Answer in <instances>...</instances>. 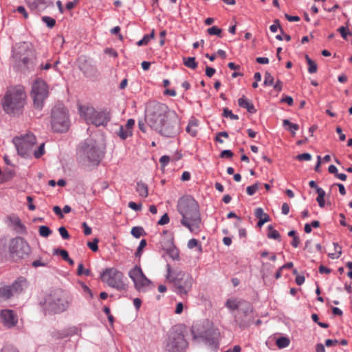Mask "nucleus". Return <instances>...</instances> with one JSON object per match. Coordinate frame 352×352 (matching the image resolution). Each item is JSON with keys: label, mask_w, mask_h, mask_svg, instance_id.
Here are the masks:
<instances>
[{"label": "nucleus", "mask_w": 352, "mask_h": 352, "mask_svg": "<svg viewBox=\"0 0 352 352\" xmlns=\"http://www.w3.org/2000/svg\"><path fill=\"white\" fill-rule=\"evenodd\" d=\"M177 207L178 212L182 215L181 224L190 232L199 233L202 221L197 201L191 196L182 197L179 199Z\"/></svg>", "instance_id": "obj_1"}, {"label": "nucleus", "mask_w": 352, "mask_h": 352, "mask_svg": "<svg viewBox=\"0 0 352 352\" xmlns=\"http://www.w3.org/2000/svg\"><path fill=\"white\" fill-rule=\"evenodd\" d=\"M26 99L27 95L23 86L10 87L1 100L2 108L9 115L18 114L23 109Z\"/></svg>", "instance_id": "obj_2"}, {"label": "nucleus", "mask_w": 352, "mask_h": 352, "mask_svg": "<svg viewBox=\"0 0 352 352\" xmlns=\"http://www.w3.org/2000/svg\"><path fill=\"white\" fill-rule=\"evenodd\" d=\"M71 302L72 298L67 293L56 289L47 295L41 303L45 313L59 314L65 311Z\"/></svg>", "instance_id": "obj_3"}, {"label": "nucleus", "mask_w": 352, "mask_h": 352, "mask_svg": "<svg viewBox=\"0 0 352 352\" xmlns=\"http://www.w3.org/2000/svg\"><path fill=\"white\" fill-rule=\"evenodd\" d=\"M166 278L173 283L175 292L182 297L186 296L193 285L192 277L184 272L173 270L169 264L166 265Z\"/></svg>", "instance_id": "obj_4"}, {"label": "nucleus", "mask_w": 352, "mask_h": 352, "mask_svg": "<svg viewBox=\"0 0 352 352\" xmlns=\"http://www.w3.org/2000/svg\"><path fill=\"white\" fill-rule=\"evenodd\" d=\"M170 112L168 107L164 104L151 102L146 109V120L151 128L157 131L162 128V124Z\"/></svg>", "instance_id": "obj_5"}, {"label": "nucleus", "mask_w": 352, "mask_h": 352, "mask_svg": "<svg viewBox=\"0 0 352 352\" xmlns=\"http://www.w3.org/2000/svg\"><path fill=\"white\" fill-rule=\"evenodd\" d=\"M82 152V163L88 167L98 166L103 157V153L92 140L85 142Z\"/></svg>", "instance_id": "obj_6"}, {"label": "nucleus", "mask_w": 352, "mask_h": 352, "mask_svg": "<svg viewBox=\"0 0 352 352\" xmlns=\"http://www.w3.org/2000/svg\"><path fill=\"white\" fill-rule=\"evenodd\" d=\"M102 282L118 291L126 290L127 285L124 282L123 273L114 267L107 268L100 275Z\"/></svg>", "instance_id": "obj_7"}, {"label": "nucleus", "mask_w": 352, "mask_h": 352, "mask_svg": "<svg viewBox=\"0 0 352 352\" xmlns=\"http://www.w3.org/2000/svg\"><path fill=\"white\" fill-rule=\"evenodd\" d=\"M69 126L68 111L63 106L54 107L52 111V128L56 132H65Z\"/></svg>", "instance_id": "obj_8"}, {"label": "nucleus", "mask_w": 352, "mask_h": 352, "mask_svg": "<svg viewBox=\"0 0 352 352\" xmlns=\"http://www.w3.org/2000/svg\"><path fill=\"white\" fill-rule=\"evenodd\" d=\"M128 275L133 280L135 289L138 292H146L152 284L139 265H136L131 269Z\"/></svg>", "instance_id": "obj_9"}, {"label": "nucleus", "mask_w": 352, "mask_h": 352, "mask_svg": "<svg viewBox=\"0 0 352 352\" xmlns=\"http://www.w3.org/2000/svg\"><path fill=\"white\" fill-rule=\"evenodd\" d=\"M48 87L45 82L37 80L33 83L31 96L35 107L41 109L43 106L44 100L48 97Z\"/></svg>", "instance_id": "obj_10"}, {"label": "nucleus", "mask_w": 352, "mask_h": 352, "mask_svg": "<svg viewBox=\"0 0 352 352\" xmlns=\"http://www.w3.org/2000/svg\"><path fill=\"white\" fill-rule=\"evenodd\" d=\"M179 120L175 112H170L163 122L162 128L157 130L166 137H173L179 132Z\"/></svg>", "instance_id": "obj_11"}, {"label": "nucleus", "mask_w": 352, "mask_h": 352, "mask_svg": "<svg viewBox=\"0 0 352 352\" xmlns=\"http://www.w3.org/2000/svg\"><path fill=\"white\" fill-rule=\"evenodd\" d=\"M13 142L16 147L18 153L25 157L29 155L32 151L33 146L36 142V139L34 134L29 133L25 135L14 138Z\"/></svg>", "instance_id": "obj_12"}, {"label": "nucleus", "mask_w": 352, "mask_h": 352, "mask_svg": "<svg viewBox=\"0 0 352 352\" xmlns=\"http://www.w3.org/2000/svg\"><path fill=\"white\" fill-rule=\"evenodd\" d=\"M29 247L27 243L21 237L12 239L9 245V252L14 260L23 258L28 254Z\"/></svg>", "instance_id": "obj_13"}, {"label": "nucleus", "mask_w": 352, "mask_h": 352, "mask_svg": "<svg viewBox=\"0 0 352 352\" xmlns=\"http://www.w3.org/2000/svg\"><path fill=\"white\" fill-rule=\"evenodd\" d=\"M188 343L184 335L180 333H171L168 337L166 350L168 352H184L187 347Z\"/></svg>", "instance_id": "obj_14"}, {"label": "nucleus", "mask_w": 352, "mask_h": 352, "mask_svg": "<svg viewBox=\"0 0 352 352\" xmlns=\"http://www.w3.org/2000/svg\"><path fill=\"white\" fill-rule=\"evenodd\" d=\"M0 319L3 324L7 328H12L18 323V316L11 309L1 310L0 312Z\"/></svg>", "instance_id": "obj_15"}, {"label": "nucleus", "mask_w": 352, "mask_h": 352, "mask_svg": "<svg viewBox=\"0 0 352 352\" xmlns=\"http://www.w3.org/2000/svg\"><path fill=\"white\" fill-rule=\"evenodd\" d=\"M241 303L238 313L234 315V320L240 326H244L245 324V320L243 318L241 315L243 314L244 317L248 316L252 312L253 307L250 302L244 300H243Z\"/></svg>", "instance_id": "obj_16"}, {"label": "nucleus", "mask_w": 352, "mask_h": 352, "mask_svg": "<svg viewBox=\"0 0 352 352\" xmlns=\"http://www.w3.org/2000/svg\"><path fill=\"white\" fill-rule=\"evenodd\" d=\"M110 119L111 116L109 111H96L91 124L95 125L96 126H106L110 121Z\"/></svg>", "instance_id": "obj_17"}, {"label": "nucleus", "mask_w": 352, "mask_h": 352, "mask_svg": "<svg viewBox=\"0 0 352 352\" xmlns=\"http://www.w3.org/2000/svg\"><path fill=\"white\" fill-rule=\"evenodd\" d=\"M78 110L80 116L87 124H91L96 110L89 104L79 105Z\"/></svg>", "instance_id": "obj_18"}, {"label": "nucleus", "mask_w": 352, "mask_h": 352, "mask_svg": "<svg viewBox=\"0 0 352 352\" xmlns=\"http://www.w3.org/2000/svg\"><path fill=\"white\" fill-rule=\"evenodd\" d=\"M33 50L31 43L28 42H20L16 45L14 52L15 58L32 54Z\"/></svg>", "instance_id": "obj_19"}, {"label": "nucleus", "mask_w": 352, "mask_h": 352, "mask_svg": "<svg viewBox=\"0 0 352 352\" xmlns=\"http://www.w3.org/2000/svg\"><path fill=\"white\" fill-rule=\"evenodd\" d=\"M10 287H12L14 294H19L27 287L26 279L23 277H19L12 284V285H10Z\"/></svg>", "instance_id": "obj_20"}, {"label": "nucleus", "mask_w": 352, "mask_h": 352, "mask_svg": "<svg viewBox=\"0 0 352 352\" xmlns=\"http://www.w3.org/2000/svg\"><path fill=\"white\" fill-rule=\"evenodd\" d=\"M238 104L240 107L246 109L250 113H254L256 112L254 104L245 96H243L238 100Z\"/></svg>", "instance_id": "obj_21"}, {"label": "nucleus", "mask_w": 352, "mask_h": 352, "mask_svg": "<svg viewBox=\"0 0 352 352\" xmlns=\"http://www.w3.org/2000/svg\"><path fill=\"white\" fill-rule=\"evenodd\" d=\"M199 121L192 118L190 120L188 126H186V132L191 136L195 137L198 132Z\"/></svg>", "instance_id": "obj_22"}, {"label": "nucleus", "mask_w": 352, "mask_h": 352, "mask_svg": "<svg viewBox=\"0 0 352 352\" xmlns=\"http://www.w3.org/2000/svg\"><path fill=\"white\" fill-rule=\"evenodd\" d=\"M172 240L164 243L161 241L162 248L169 252L170 256L173 260H177L179 258L178 252L177 250L172 248Z\"/></svg>", "instance_id": "obj_23"}, {"label": "nucleus", "mask_w": 352, "mask_h": 352, "mask_svg": "<svg viewBox=\"0 0 352 352\" xmlns=\"http://www.w3.org/2000/svg\"><path fill=\"white\" fill-rule=\"evenodd\" d=\"M10 285H0V298L3 300H8L14 296Z\"/></svg>", "instance_id": "obj_24"}, {"label": "nucleus", "mask_w": 352, "mask_h": 352, "mask_svg": "<svg viewBox=\"0 0 352 352\" xmlns=\"http://www.w3.org/2000/svg\"><path fill=\"white\" fill-rule=\"evenodd\" d=\"M242 299L229 298L226 302V306L230 311L239 310Z\"/></svg>", "instance_id": "obj_25"}, {"label": "nucleus", "mask_w": 352, "mask_h": 352, "mask_svg": "<svg viewBox=\"0 0 352 352\" xmlns=\"http://www.w3.org/2000/svg\"><path fill=\"white\" fill-rule=\"evenodd\" d=\"M136 190L141 197H146L148 196L147 185L142 182L137 183Z\"/></svg>", "instance_id": "obj_26"}, {"label": "nucleus", "mask_w": 352, "mask_h": 352, "mask_svg": "<svg viewBox=\"0 0 352 352\" xmlns=\"http://www.w3.org/2000/svg\"><path fill=\"white\" fill-rule=\"evenodd\" d=\"M33 58H34V51L32 52V54L19 56L16 58L18 59L20 62H21L24 66L28 67L30 64H32Z\"/></svg>", "instance_id": "obj_27"}, {"label": "nucleus", "mask_w": 352, "mask_h": 352, "mask_svg": "<svg viewBox=\"0 0 352 352\" xmlns=\"http://www.w3.org/2000/svg\"><path fill=\"white\" fill-rule=\"evenodd\" d=\"M283 124L284 126H288V128H287V130L289 131L292 133L293 136L295 135L296 131L299 129L298 124L292 123L288 120H286V119L283 120Z\"/></svg>", "instance_id": "obj_28"}, {"label": "nucleus", "mask_w": 352, "mask_h": 352, "mask_svg": "<svg viewBox=\"0 0 352 352\" xmlns=\"http://www.w3.org/2000/svg\"><path fill=\"white\" fill-rule=\"evenodd\" d=\"M317 193L318 197L316 198V201L318 203V205L320 208H323L324 206L325 202H324V196H325V191L321 188H317Z\"/></svg>", "instance_id": "obj_29"}, {"label": "nucleus", "mask_w": 352, "mask_h": 352, "mask_svg": "<svg viewBox=\"0 0 352 352\" xmlns=\"http://www.w3.org/2000/svg\"><path fill=\"white\" fill-rule=\"evenodd\" d=\"M117 135L122 140H125L128 137H130L132 135V131H130L129 129H126V127L124 126H120L119 131L117 132Z\"/></svg>", "instance_id": "obj_30"}, {"label": "nucleus", "mask_w": 352, "mask_h": 352, "mask_svg": "<svg viewBox=\"0 0 352 352\" xmlns=\"http://www.w3.org/2000/svg\"><path fill=\"white\" fill-rule=\"evenodd\" d=\"M183 61L184 65L188 68L195 69L197 67V63L194 57L184 58Z\"/></svg>", "instance_id": "obj_31"}, {"label": "nucleus", "mask_w": 352, "mask_h": 352, "mask_svg": "<svg viewBox=\"0 0 352 352\" xmlns=\"http://www.w3.org/2000/svg\"><path fill=\"white\" fill-rule=\"evenodd\" d=\"M305 59L307 60V63L309 65V67H308V72L310 73V74H314V73H316L317 72V65L316 63L312 60L308 55H306L305 56Z\"/></svg>", "instance_id": "obj_32"}, {"label": "nucleus", "mask_w": 352, "mask_h": 352, "mask_svg": "<svg viewBox=\"0 0 352 352\" xmlns=\"http://www.w3.org/2000/svg\"><path fill=\"white\" fill-rule=\"evenodd\" d=\"M290 344V340L286 337H280L276 340V345L279 349L287 347Z\"/></svg>", "instance_id": "obj_33"}, {"label": "nucleus", "mask_w": 352, "mask_h": 352, "mask_svg": "<svg viewBox=\"0 0 352 352\" xmlns=\"http://www.w3.org/2000/svg\"><path fill=\"white\" fill-rule=\"evenodd\" d=\"M254 214H255V217L257 219H258V220H262L263 219H268V221H270V216L267 214L263 212V208H257L255 210Z\"/></svg>", "instance_id": "obj_34"}, {"label": "nucleus", "mask_w": 352, "mask_h": 352, "mask_svg": "<svg viewBox=\"0 0 352 352\" xmlns=\"http://www.w3.org/2000/svg\"><path fill=\"white\" fill-rule=\"evenodd\" d=\"M268 230H269V232H268V234H267L268 238L273 239H275V240H280V235L279 232L277 230L273 229L272 226H270L268 227Z\"/></svg>", "instance_id": "obj_35"}, {"label": "nucleus", "mask_w": 352, "mask_h": 352, "mask_svg": "<svg viewBox=\"0 0 352 352\" xmlns=\"http://www.w3.org/2000/svg\"><path fill=\"white\" fill-rule=\"evenodd\" d=\"M131 234L135 238H140L141 236L145 234L144 229L142 227L136 226L133 227L131 231Z\"/></svg>", "instance_id": "obj_36"}, {"label": "nucleus", "mask_w": 352, "mask_h": 352, "mask_svg": "<svg viewBox=\"0 0 352 352\" xmlns=\"http://www.w3.org/2000/svg\"><path fill=\"white\" fill-rule=\"evenodd\" d=\"M52 232V230L46 226H41L38 228V233L43 237H48Z\"/></svg>", "instance_id": "obj_37"}, {"label": "nucleus", "mask_w": 352, "mask_h": 352, "mask_svg": "<svg viewBox=\"0 0 352 352\" xmlns=\"http://www.w3.org/2000/svg\"><path fill=\"white\" fill-rule=\"evenodd\" d=\"M195 247L198 248L199 252H201L202 248L200 242L196 239H191L188 242V248L192 249Z\"/></svg>", "instance_id": "obj_38"}, {"label": "nucleus", "mask_w": 352, "mask_h": 352, "mask_svg": "<svg viewBox=\"0 0 352 352\" xmlns=\"http://www.w3.org/2000/svg\"><path fill=\"white\" fill-rule=\"evenodd\" d=\"M77 274L78 276L85 275L87 276H89L91 275V271L88 269H85L83 264L80 263L78 266Z\"/></svg>", "instance_id": "obj_39"}, {"label": "nucleus", "mask_w": 352, "mask_h": 352, "mask_svg": "<svg viewBox=\"0 0 352 352\" xmlns=\"http://www.w3.org/2000/svg\"><path fill=\"white\" fill-rule=\"evenodd\" d=\"M208 33L210 35H217L219 37L221 36V29L216 27L212 26L207 30Z\"/></svg>", "instance_id": "obj_40"}, {"label": "nucleus", "mask_w": 352, "mask_h": 352, "mask_svg": "<svg viewBox=\"0 0 352 352\" xmlns=\"http://www.w3.org/2000/svg\"><path fill=\"white\" fill-rule=\"evenodd\" d=\"M42 21L46 23L47 27H49L50 28H53L56 24L55 19L53 18H51L50 16H43Z\"/></svg>", "instance_id": "obj_41"}, {"label": "nucleus", "mask_w": 352, "mask_h": 352, "mask_svg": "<svg viewBox=\"0 0 352 352\" xmlns=\"http://www.w3.org/2000/svg\"><path fill=\"white\" fill-rule=\"evenodd\" d=\"M99 240L97 238L94 239L92 241H89L87 243V246L93 251L97 252L98 250V244Z\"/></svg>", "instance_id": "obj_42"}, {"label": "nucleus", "mask_w": 352, "mask_h": 352, "mask_svg": "<svg viewBox=\"0 0 352 352\" xmlns=\"http://www.w3.org/2000/svg\"><path fill=\"white\" fill-rule=\"evenodd\" d=\"M264 85L265 86H271L274 85V77L269 72H266L265 74Z\"/></svg>", "instance_id": "obj_43"}, {"label": "nucleus", "mask_w": 352, "mask_h": 352, "mask_svg": "<svg viewBox=\"0 0 352 352\" xmlns=\"http://www.w3.org/2000/svg\"><path fill=\"white\" fill-rule=\"evenodd\" d=\"M223 116L226 118H230L231 120L239 119V116L237 115L233 114L232 111L229 110L228 108H225L223 109Z\"/></svg>", "instance_id": "obj_44"}, {"label": "nucleus", "mask_w": 352, "mask_h": 352, "mask_svg": "<svg viewBox=\"0 0 352 352\" xmlns=\"http://www.w3.org/2000/svg\"><path fill=\"white\" fill-rule=\"evenodd\" d=\"M54 253L55 254H59L60 256H61L63 259H64L65 261L69 259V254H68V252L65 250L56 249V250H54Z\"/></svg>", "instance_id": "obj_45"}, {"label": "nucleus", "mask_w": 352, "mask_h": 352, "mask_svg": "<svg viewBox=\"0 0 352 352\" xmlns=\"http://www.w3.org/2000/svg\"><path fill=\"white\" fill-rule=\"evenodd\" d=\"M258 189V184H254L252 186H249L246 188V191L248 195L252 196L253 195Z\"/></svg>", "instance_id": "obj_46"}, {"label": "nucleus", "mask_w": 352, "mask_h": 352, "mask_svg": "<svg viewBox=\"0 0 352 352\" xmlns=\"http://www.w3.org/2000/svg\"><path fill=\"white\" fill-rule=\"evenodd\" d=\"M58 232L63 239H69L70 238V235L68 231L63 226H61L58 228Z\"/></svg>", "instance_id": "obj_47"}, {"label": "nucleus", "mask_w": 352, "mask_h": 352, "mask_svg": "<svg viewBox=\"0 0 352 352\" xmlns=\"http://www.w3.org/2000/svg\"><path fill=\"white\" fill-rule=\"evenodd\" d=\"M338 32H340L342 37L346 40L348 35L351 34V33L348 31L347 28L344 26H341L338 29Z\"/></svg>", "instance_id": "obj_48"}, {"label": "nucleus", "mask_w": 352, "mask_h": 352, "mask_svg": "<svg viewBox=\"0 0 352 352\" xmlns=\"http://www.w3.org/2000/svg\"><path fill=\"white\" fill-rule=\"evenodd\" d=\"M146 240L145 239L141 240V241L139 244V246L138 248V250L135 252L136 256H140L141 255V252H142V250L146 247Z\"/></svg>", "instance_id": "obj_49"}, {"label": "nucleus", "mask_w": 352, "mask_h": 352, "mask_svg": "<svg viewBox=\"0 0 352 352\" xmlns=\"http://www.w3.org/2000/svg\"><path fill=\"white\" fill-rule=\"evenodd\" d=\"M44 144H41L38 148L34 151V155L35 156L36 158H39L41 156H42L44 153H45V150H44Z\"/></svg>", "instance_id": "obj_50"}, {"label": "nucleus", "mask_w": 352, "mask_h": 352, "mask_svg": "<svg viewBox=\"0 0 352 352\" xmlns=\"http://www.w3.org/2000/svg\"><path fill=\"white\" fill-rule=\"evenodd\" d=\"M296 158L299 161H309L311 159V155L309 153H302L297 155Z\"/></svg>", "instance_id": "obj_51"}, {"label": "nucleus", "mask_w": 352, "mask_h": 352, "mask_svg": "<svg viewBox=\"0 0 352 352\" xmlns=\"http://www.w3.org/2000/svg\"><path fill=\"white\" fill-rule=\"evenodd\" d=\"M45 3L43 0H35L33 3L29 4L31 9H37L41 4Z\"/></svg>", "instance_id": "obj_52"}, {"label": "nucleus", "mask_w": 352, "mask_h": 352, "mask_svg": "<svg viewBox=\"0 0 352 352\" xmlns=\"http://www.w3.org/2000/svg\"><path fill=\"white\" fill-rule=\"evenodd\" d=\"M168 222H169V217H168V214L166 213L161 217V219L159 220L157 223L159 225L163 226V225L167 224Z\"/></svg>", "instance_id": "obj_53"}, {"label": "nucleus", "mask_w": 352, "mask_h": 352, "mask_svg": "<svg viewBox=\"0 0 352 352\" xmlns=\"http://www.w3.org/2000/svg\"><path fill=\"white\" fill-rule=\"evenodd\" d=\"M170 162V157L168 155H163L160 159L162 166L165 167Z\"/></svg>", "instance_id": "obj_54"}, {"label": "nucleus", "mask_w": 352, "mask_h": 352, "mask_svg": "<svg viewBox=\"0 0 352 352\" xmlns=\"http://www.w3.org/2000/svg\"><path fill=\"white\" fill-rule=\"evenodd\" d=\"M128 206L131 208L132 210H134L135 211L140 210L141 209L142 205L141 204H137L136 203L133 201L129 202Z\"/></svg>", "instance_id": "obj_55"}, {"label": "nucleus", "mask_w": 352, "mask_h": 352, "mask_svg": "<svg viewBox=\"0 0 352 352\" xmlns=\"http://www.w3.org/2000/svg\"><path fill=\"white\" fill-rule=\"evenodd\" d=\"M281 102H285L289 106H292L294 104L293 98L291 96H286L281 99Z\"/></svg>", "instance_id": "obj_56"}, {"label": "nucleus", "mask_w": 352, "mask_h": 352, "mask_svg": "<svg viewBox=\"0 0 352 352\" xmlns=\"http://www.w3.org/2000/svg\"><path fill=\"white\" fill-rule=\"evenodd\" d=\"M135 125V120L133 119H129L126 125V129H129L130 131H132V129Z\"/></svg>", "instance_id": "obj_57"}, {"label": "nucleus", "mask_w": 352, "mask_h": 352, "mask_svg": "<svg viewBox=\"0 0 352 352\" xmlns=\"http://www.w3.org/2000/svg\"><path fill=\"white\" fill-rule=\"evenodd\" d=\"M82 226L85 235H89L91 234V228L87 224V223L84 222Z\"/></svg>", "instance_id": "obj_58"}, {"label": "nucleus", "mask_w": 352, "mask_h": 352, "mask_svg": "<svg viewBox=\"0 0 352 352\" xmlns=\"http://www.w3.org/2000/svg\"><path fill=\"white\" fill-rule=\"evenodd\" d=\"M233 156V153L230 150H224L221 153V157L230 158Z\"/></svg>", "instance_id": "obj_59"}, {"label": "nucleus", "mask_w": 352, "mask_h": 352, "mask_svg": "<svg viewBox=\"0 0 352 352\" xmlns=\"http://www.w3.org/2000/svg\"><path fill=\"white\" fill-rule=\"evenodd\" d=\"M16 11L19 12V13H21V14H23V17L25 19H28V12H26L25 8L23 6H19L17 8H16Z\"/></svg>", "instance_id": "obj_60"}, {"label": "nucleus", "mask_w": 352, "mask_h": 352, "mask_svg": "<svg viewBox=\"0 0 352 352\" xmlns=\"http://www.w3.org/2000/svg\"><path fill=\"white\" fill-rule=\"evenodd\" d=\"M215 72V69L212 67H206V75L208 77H212L214 74Z\"/></svg>", "instance_id": "obj_61"}, {"label": "nucleus", "mask_w": 352, "mask_h": 352, "mask_svg": "<svg viewBox=\"0 0 352 352\" xmlns=\"http://www.w3.org/2000/svg\"><path fill=\"white\" fill-rule=\"evenodd\" d=\"M184 309V305L182 302H178L176 305L175 313L176 314H180L182 313Z\"/></svg>", "instance_id": "obj_62"}, {"label": "nucleus", "mask_w": 352, "mask_h": 352, "mask_svg": "<svg viewBox=\"0 0 352 352\" xmlns=\"http://www.w3.org/2000/svg\"><path fill=\"white\" fill-rule=\"evenodd\" d=\"M53 211H54V212L56 214L59 216L60 218H63V214L62 210H61V209H60V208L59 206H54Z\"/></svg>", "instance_id": "obj_63"}, {"label": "nucleus", "mask_w": 352, "mask_h": 352, "mask_svg": "<svg viewBox=\"0 0 352 352\" xmlns=\"http://www.w3.org/2000/svg\"><path fill=\"white\" fill-rule=\"evenodd\" d=\"M282 213L283 214H287L289 212V206L287 203H284L281 208Z\"/></svg>", "instance_id": "obj_64"}]
</instances>
